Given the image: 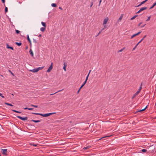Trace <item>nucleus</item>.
<instances>
[{"label": "nucleus", "mask_w": 156, "mask_h": 156, "mask_svg": "<svg viewBox=\"0 0 156 156\" xmlns=\"http://www.w3.org/2000/svg\"><path fill=\"white\" fill-rule=\"evenodd\" d=\"M141 89H142V87L141 86V87H140V88H139V89L138 90V91H137V92L135 93L136 94H137V95H138V94H139V93H140V90H141Z\"/></svg>", "instance_id": "9d476101"}, {"label": "nucleus", "mask_w": 156, "mask_h": 156, "mask_svg": "<svg viewBox=\"0 0 156 156\" xmlns=\"http://www.w3.org/2000/svg\"><path fill=\"white\" fill-rule=\"evenodd\" d=\"M55 113H54V112L50 113L45 114H42L41 113H32V114H34L36 115H39L42 116L43 117H48V116H49Z\"/></svg>", "instance_id": "f257e3e1"}, {"label": "nucleus", "mask_w": 156, "mask_h": 156, "mask_svg": "<svg viewBox=\"0 0 156 156\" xmlns=\"http://www.w3.org/2000/svg\"><path fill=\"white\" fill-rule=\"evenodd\" d=\"M145 24L144 25H142V26H141V27H140L141 28H142L143 27H144V26L145 25Z\"/></svg>", "instance_id": "603ef678"}, {"label": "nucleus", "mask_w": 156, "mask_h": 156, "mask_svg": "<svg viewBox=\"0 0 156 156\" xmlns=\"http://www.w3.org/2000/svg\"><path fill=\"white\" fill-rule=\"evenodd\" d=\"M66 66V67L67 66V64L66 62H64V66Z\"/></svg>", "instance_id": "49530a36"}, {"label": "nucleus", "mask_w": 156, "mask_h": 156, "mask_svg": "<svg viewBox=\"0 0 156 156\" xmlns=\"http://www.w3.org/2000/svg\"><path fill=\"white\" fill-rule=\"evenodd\" d=\"M108 17H106L104 20L103 25H105L107 23L108 21Z\"/></svg>", "instance_id": "20e7f679"}, {"label": "nucleus", "mask_w": 156, "mask_h": 156, "mask_svg": "<svg viewBox=\"0 0 156 156\" xmlns=\"http://www.w3.org/2000/svg\"><path fill=\"white\" fill-rule=\"evenodd\" d=\"M45 27H42L41 28V30L42 31V32H44L45 31Z\"/></svg>", "instance_id": "2eb2a0df"}, {"label": "nucleus", "mask_w": 156, "mask_h": 156, "mask_svg": "<svg viewBox=\"0 0 156 156\" xmlns=\"http://www.w3.org/2000/svg\"><path fill=\"white\" fill-rule=\"evenodd\" d=\"M33 42L35 44H36L37 43V41L36 40L34 39H33Z\"/></svg>", "instance_id": "c85d7f7f"}, {"label": "nucleus", "mask_w": 156, "mask_h": 156, "mask_svg": "<svg viewBox=\"0 0 156 156\" xmlns=\"http://www.w3.org/2000/svg\"><path fill=\"white\" fill-rule=\"evenodd\" d=\"M101 32V31H99V32L98 33V34H97V35L96 36H98Z\"/></svg>", "instance_id": "8fccbe9b"}, {"label": "nucleus", "mask_w": 156, "mask_h": 156, "mask_svg": "<svg viewBox=\"0 0 156 156\" xmlns=\"http://www.w3.org/2000/svg\"><path fill=\"white\" fill-rule=\"evenodd\" d=\"M5 104L6 105H9L11 106H13V105H12L11 104H9V103H7V102H5Z\"/></svg>", "instance_id": "5701e85b"}, {"label": "nucleus", "mask_w": 156, "mask_h": 156, "mask_svg": "<svg viewBox=\"0 0 156 156\" xmlns=\"http://www.w3.org/2000/svg\"><path fill=\"white\" fill-rule=\"evenodd\" d=\"M31 121L35 122H41V121L40 120H36L34 119H32Z\"/></svg>", "instance_id": "4468645a"}, {"label": "nucleus", "mask_w": 156, "mask_h": 156, "mask_svg": "<svg viewBox=\"0 0 156 156\" xmlns=\"http://www.w3.org/2000/svg\"><path fill=\"white\" fill-rule=\"evenodd\" d=\"M147 151V150H146V149H143L142 150V151L144 152H146Z\"/></svg>", "instance_id": "2f4dec72"}, {"label": "nucleus", "mask_w": 156, "mask_h": 156, "mask_svg": "<svg viewBox=\"0 0 156 156\" xmlns=\"http://www.w3.org/2000/svg\"><path fill=\"white\" fill-rule=\"evenodd\" d=\"M141 31H140L137 33L138 35H139V34H140L141 33Z\"/></svg>", "instance_id": "a18cd8bd"}, {"label": "nucleus", "mask_w": 156, "mask_h": 156, "mask_svg": "<svg viewBox=\"0 0 156 156\" xmlns=\"http://www.w3.org/2000/svg\"><path fill=\"white\" fill-rule=\"evenodd\" d=\"M106 137V136H105V137H102L101 138V139H99V140H101V139L103 138H104V137Z\"/></svg>", "instance_id": "e2e57ef3"}, {"label": "nucleus", "mask_w": 156, "mask_h": 156, "mask_svg": "<svg viewBox=\"0 0 156 156\" xmlns=\"http://www.w3.org/2000/svg\"><path fill=\"white\" fill-rule=\"evenodd\" d=\"M33 108H28V110H32L33 109Z\"/></svg>", "instance_id": "58836bf2"}, {"label": "nucleus", "mask_w": 156, "mask_h": 156, "mask_svg": "<svg viewBox=\"0 0 156 156\" xmlns=\"http://www.w3.org/2000/svg\"><path fill=\"white\" fill-rule=\"evenodd\" d=\"M80 89H80H79V90H78V91H77V94H78V93H79V92H80V89Z\"/></svg>", "instance_id": "09e8293b"}, {"label": "nucleus", "mask_w": 156, "mask_h": 156, "mask_svg": "<svg viewBox=\"0 0 156 156\" xmlns=\"http://www.w3.org/2000/svg\"><path fill=\"white\" fill-rule=\"evenodd\" d=\"M139 44H138V43L136 45V46H135V47L133 49V51H134L135 49L137 47V46Z\"/></svg>", "instance_id": "7c9ffc66"}, {"label": "nucleus", "mask_w": 156, "mask_h": 156, "mask_svg": "<svg viewBox=\"0 0 156 156\" xmlns=\"http://www.w3.org/2000/svg\"><path fill=\"white\" fill-rule=\"evenodd\" d=\"M56 5L55 3H52L51 4V6L53 7H56Z\"/></svg>", "instance_id": "a878e982"}, {"label": "nucleus", "mask_w": 156, "mask_h": 156, "mask_svg": "<svg viewBox=\"0 0 156 156\" xmlns=\"http://www.w3.org/2000/svg\"><path fill=\"white\" fill-rule=\"evenodd\" d=\"M66 66H64L63 67V69L65 71H66Z\"/></svg>", "instance_id": "e433bc0d"}, {"label": "nucleus", "mask_w": 156, "mask_h": 156, "mask_svg": "<svg viewBox=\"0 0 156 156\" xmlns=\"http://www.w3.org/2000/svg\"><path fill=\"white\" fill-rule=\"evenodd\" d=\"M30 71L33 72V73H36L38 71V70L37 69V68L36 69H31L30 70Z\"/></svg>", "instance_id": "0eeeda50"}, {"label": "nucleus", "mask_w": 156, "mask_h": 156, "mask_svg": "<svg viewBox=\"0 0 156 156\" xmlns=\"http://www.w3.org/2000/svg\"><path fill=\"white\" fill-rule=\"evenodd\" d=\"M146 37V35H145L144 37L141 39V40L138 43V44H139L140 43L141 41H142L144 39V38Z\"/></svg>", "instance_id": "aec40b11"}, {"label": "nucleus", "mask_w": 156, "mask_h": 156, "mask_svg": "<svg viewBox=\"0 0 156 156\" xmlns=\"http://www.w3.org/2000/svg\"><path fill=\"white\" fill-rule=\"evenodd\" d=\"M142 22H140V23H139V25H138V26H140V25L141 24H142Z\"/></svg>", "instance_id": "5fc2aeb1"}, {"label": "nucleus", "mask_w": 156, "mask_h": 156, "mask_svg": "<svg viewBox=\"0 0 156 156\" xmlns=\"http://www.w3.org/2000/svg\"><path fill=\"white\" fill-rule=\"evenodd\" d=\"M141 12L140 11V10H139L136 13H139L140 12Z\"/></svg>", "instance_id": "37998d69"}, {"label": "nucleus", "mask_w": 156, "mask_h": 156, "mask_svg": "<svg viewBox=\"0 0 156 156\" xmlns=\"http://www.w3.org/2000/svg\"><path fill=\"white\" fill-rule=\"evenodd\" d=\"M16 32L17 34H19L20 32V31L18 30H16Z\"/></svg>", "instance_id": "f704fd0d"}, {"label": "nucleus", "mask_w": 156, "mask_h": 156, "mask_svg": "<svg viewBox=\"0 0 156 156\" xmlns=\"http://www.w3.org/2000/svg\"><path fill=\"white\" fill-rule=\"evenodd\" d=\"M84 85H83V84H82V85H81V86L80 87V88L81 89L84 86Z\"/></svg>", "instance_id": "a19ab883"}, {"label": "nucleus", "mask_w": 156, "mask_h": 156, "mask_svg": "<svg viewBox=\"0 0 156 156\" xmlns=\"http://www.w3.org/2000/svg\"><path fill=\"white\" fill-rule=\"evenodd\" d=\"M147 9V8L146 7H142V8H141L140 9V11L141 12H142V11L144 10H146Z\"/></svg>", "instance_id": "9b49d317"}, {"label": "nucleus", "mask_w": 156, "mask_h": 156, "mask_svg": "<svg viewBox=\"0 0 156 156\" xmlns=\"http://www.w3.org/2000/svg\"><path fill=\"white\" fill-rule=\"evenodd\" d=\"M2 0V2L3 3H5V0Z\"/></svg>", "instance_id": "3c124183"}, {"label": "nucleus", "mask_w": 156, "mask_h": 156, "mask_svg": "<svg viewBox=\"0 0 156 156\" xmlns=\"http://www.w3.org/2000/svg\"><path fill=\"white\" fill-rule=\"evenodd\" d=\"M137 95V94H136L135 93L133 96V97L132 98V99L134 98L136 95Z\"/></svg>", "instance_id": "473e14b6"}, {"label": "nucleus", "mask_w": 156, "mask_h": 156, "mask_svg": "<svg viewBox=\"0 0 156 156\" xmlns=\"http://www.w3.org/2000/svg\"><path fill=\"white\" fill-rule=\"evenodd\" d=\"M59 9H62V8L60 7H59Z\"/></svg>", "instance_id": "69168bd1"}, {"label": "nucleus", "mask_w": 156, "mask_h": 156, "mask_svg": "<svg viewBox=\"0 0 156 156\" xmlns=\"http://www.w3.org/2000/svg\"><path fill=\"white\" fill-rule=\"evenodd\" d=\"M150 17H151L150 16L148 17V18L147 19V20H146V21H149L150 20Z\"/></svg>", "instance_id": "c9c22d12"}, {"label": "nucleus", "mask_w": 156, "mask_h": 156, "mask_svg": "<svg viewBox=\"0 0 156 156\" xmlns=\"http://www.w3.org/2000/svg\"><path fill=\"white\" fill-rule=\"evenodd\" d=\"M29 52L30 53V55H31V56L32 57H33L34 56V54H33V52L31 49H30V50L29 51Z\"/></svg>", "instance_id": "ddd939ff"}, {"label": "nucleus", "mask_w": 156, "mask_h": 156, "mask_svg": "<svg viewBox=\"0 0 156 156\" xmlns=\"http://www.w3.org/2000/svg\"><path fill=\"white\" fill-rule=\"evenodd\" d=\"M126 48L124 47L123 48H122V49L123 50L124 49H125Z\"/></svg>", "instance_id": "bf43d9fd"}, {"label": "nucleus", "mask_w": 156, "mask_h": 156, "mask_svg": "<svg viewBox=\"0 0 156 156\" xmlns=\"http://www.w3.org/2000/svg\"><path fill=\"white\" fill-rule=\"evenodd\" d=\"M123 14H121L120 16V17H119V19L118 20L117 22H119L121 21L122 19V18L123 17Z\"/></svg>", "instance_id": "423d86ee"}, {"label": "nucleus", "mask_w": 156, "mask_h": 156, "mask_svg": "<svg viewBox=\"0 0 156 156\" xmlns=\"http://www.w3.org/2000/svg\"><path fill=\"white\" fill-rule=\"evenodd\" d=\"M27 39L28 41L30 43V46H31V41L29 38V36L28 35H27Z\"/></svg>", "instance_id": "6e6552de"}, {"label": "nucleus", "mask_w": 156, "mask_h": 156, "mask_svg": "<svg viewBox=\"0 0 156 156\" xmlns=\"http://www.w3.org/2000/svg\"><path fill=\"white\" fill-rule=\"evenodd\" d=\"M41 23L43 26L45 27H46V25L45 23L43 22H41Z\"/></svg>", "instance_id": "6ab92c4d"}, {"label": "nucleus", "mask_w": 156, "mask_h": 156, "mask_svg": "<svg viewBox=\"0 0 156 156\" xmlns=\"http://www.w3.org/2000/svg\"><path fill=\"white\" fill-rule=\"evenodd\" d=\"M102 1L101 0H100L99 1V6L101 4V2Z\"/></svg>", "instance_id": "864d4df0"}, {"label": "nucleus", "mask_w": 156, "mask_h": 156, "mask_svg": "<svg viewBox=\"0 0 156 156\" xmlns=\"http://www.w3.org/2000/svg\"><path fill=\"white\" fill-rule=\"evenodd\" d=\"M33 146H35V147L37 146V144H33Z\"/></svg>", "instance_id": "13d9d810"}, {"label": "nucleus", "mask_w": 156, "mask_h": 156, "mask_svg": "<svg viewBox=\"0 0 156 156\" xmlns=\"http://www.w3.org/2000/svg\"><path fill=\"white\" fill-rule=\"evenodd\" d=\"M156 5V2L154 3V4L152 5V6L150 8V9H152Z\"/></svg>", "instance_id": "a211bd4d"}, {"label": "nucleus", "mask_w": 156, "mask_h": 156, "mask_svg": "<svg viewBox=\"0 0 156 156\" xmlns=\"http://www.w3.org/2000/svg\"><path fill=\"white\" fill-rule=\"evenodd\" d=\"M88 77H89V76L88 75H87V77H86V80L87 81V79H88Z\"/></svg>", "instance_id": "79ce46f5"}, {"label": "nucleus", "mask_w": 156, "mask_h": 156, "mask_svg": "<svg viewBox=\"0 0 156 156\" xmlns=\"http://www.w3.org/2000/svg\"><path fill=\"white\" fill-rule=\"evenodd\" d=\"M16 117L17 118L20 119L21 120H23V121L27 120L28 119L27 117H25L23 118V117H22L20 116H17Z\"/></svg>", "instance_id": "7ed1b4c3"}, {"label": "nucleus", "mask_w": 156, "mask_h": 156, "mask_svg": "<svg viewBox=\"0 0 156 156\" xmlns=\"http://www.w3.org/2000/svg\"><path fill=\"white\" fill-rule=\"evenodd\" d=\"M53 63L52 62L51 64V65L48 68V69L47 71V72L49 73L50 72L53 68Z\"/></svg>", "instance_id": "f03ea898"}, {"label": "nucleus", "mask_w": 156, "mask_h": 156, "mask_svg": "<svg viewBox=\"0 0 156 156\" xmlns=\"http://www.w3.org/2000/svg\"><path fill=\"white\" fill-rule=\"evenodd\" d=\"M123 50H122V49H121V50H120L119 51H118V53H119V52H122L123 51Z\"/></svg>", "instance_id": "4c0bfd02"}, {"label": "nucleus", "mask_w": 156, "mask_h": 156, "mask_svg": "<svg viewBox=\"0 0 156 156\" xmlns=\"http://www.w3.org/2000/svg\"><path fill=\"white\" fill-rule=\"evenodd\" d=\"M91 71V70H90L89 72V73H88V75H88V76H89V74H90V72Z\"/></svg>", "instance_id": "4d7b16f0"}, {"label": "nucleus", "mask_w": 156, "mask_h": 156, "mask_svg": "<svg viewBox=\"0 0 156 156\" xmlns=\"http://www.w3.org/2000/svg\"><path fill=\"white\" fill-rule=\"evenodd\" d=\"M1 96L2 98H4V96H3L2 95Z\"/></svg>", "instance_id": "052dcab7"}, {"label": "nucleus", "mask_w": 156, "mask_h": 156, "mask_svg": "<svg viewBox=\"0 0 156 156\" xmlns=\"http://www.w3.org/2000/svg\"><path fill=\"white\" fill-rule=\"evenodd\" d=\"M12 111L14 112H16L19 113H21V112H20L18 111H16L15 110H12Z\"/></svg>", "instance_id": "412c9836"}, {"label": "nucleus", "mask_w": 156, "mask_h": 156, "mask_svg": "<svg viewBox=\"0 0 156 156\" xmlns=\"http://www.w3.org/2000/svg\"><path fill=\"white\" fill-rule=\"evenodd\" d=\"M5 13L8 12V8L7 7H5Z\"/></svg>", "instance_id": "c756f323"}, {"label": "nucleus", "mask_w": 156, "mask_h": 156, "mask_svg": "<svg viewBox=\"0 0 156 156\" xmlns=\"http://www.w3.org/2000/svg\"><path fill=\"white\" fill-rule=\"evenodd\" d=\"M11 73L13 76H14V74L11 72Z\"/></svg>", "instance_id": "680f3d73"}, {"label": "nucleus", "mask_w": 156, "mask_h": 156, "mask_svg": "<svg viewBox=\"0 0 156 156\" xmlns=\"http://www.w3.org/2000/svg\"><path fill=\"white\" fill-rule=\"evenodd\" d=\"M106 26L105 25L104 26V28H103L102 29V30H104V29H105V28H106Z\"/></svg>", "instance_id": "ea45409f"}, {"label": "nucleus", "mask_w": 156, "mask_h": 156, "mask_svg": "<svg viewBox=\"0 0 156 156\" xmlns=\"http://www.w3.org/2000/svg\"><path fill=\"white\" fill-rule=\"evenodd\" d=\"M6 47L8 48H10L12 50H13V48L12 47L9 46L8 44H6Z\"/></svg>", "instance_id": "f8f14e48"}, {"label": "nucleus", "mask_w": 156, "mask_h": 156, "mask_svg": "<svg viewBox=\"0 0 156 156\" xmlns=\"http://www.w3.org/2000/svg\"><path fill=\"white\" fill-rule=\"evenodd\" d=\"M44 67H39L38 68H37V69L38 70V71L39 70L42 69Z\"/></svg>", "instance_id": "b1692460"}, {"label": "nucleus", "mask_w": 156, "mask_h": 156, "mask_svg": "<svg viewBox=\"0 0 156 156\" xmlns=\"http://www.w3.org/2000/svg\"><path fill=\"white\" fill-rule=\"evenodd\" d=\"M137 15H135L133 17H132V18H131L130 19V20H133V19H135L136 17L137 16Z\"/></svg>", "instance_id": "4be33fe9"}, {"label": "nucleus", "mask_w": 156, "mask_h": 156, "mask_svg": "<svg viewBox=\"0 0 156 156\" xmlns=\"http://www.w3.org/2000/svg\"><path fill=\"white\" fill-rule=\"evenodd\" d=\"M28 108H29L26 107V108H24V109L26 110V109H28Z\"/></svg>", "instance_id": "6e6d98bb"}, {"label": "nucleus", "mask_w": 156, "mask_h": 156, "mask_svg": "<svg viewBox=\"0 0 156 156\" xmlns=\"http://www.w3.org/2000/svg\"><path fill=\"white\" fill-rule=\"evenodd\" d=\"M62 90H58V91H57V92H56L55 93H53V94H51L50 95H53L54 94H55L56 93H57V92H59L61 91Z\"/></svg>", "instance_id": "bb28decb"}, {"label": "nucleus", "mask_w": 156, "mask_h": 156, "mask_svg": "<svg viewBox=\"0 0 156 156\" xmlns=\"http://www.w3.org/2000/svg\"><path fill=\"white\" fill-rule=\"evenodd\" d=\"M147 106L146 107H145L143 109H141V110H140V111H139L138 112H142V111H144L147 108Z\"/></svg>", "instance_id": "f3484780"}, {"label": "nucleus", "mask_w": 156, "mask_h": 156, "mask_svg": "<svg viewBox=\"0 0 156 156\" xmlns=\"http://www.w3.org/2000/svg\"><path fill=\"white\" fill-rule=\"evenodd\" d=\"M136 36L135 34L133 35H132L131 36V39H132L134 37Z\"/></svg>", "instance_id": "72a5a7b5"}, {"label": "nucleus", "mask_w": 156, "mask_h": 156, "mask_svg": "<svg viewBox=\"0 0 156 156\" xmlns=\"http://www.w3.org/2000/svg\"><path fill=\"white\" fill-rule=\"evenodd\" d=\"M148 0H145L144 1H143L141 2L140 4L139 5H138L136 6L137 7H139L140 6H141L142 4L145 3Z\"/></svg>", "instance_id": "1a4fd4ad"}, {"label": "nucleus", "mask_w": 156, "mask_h": 156, "mask_svg": "<svg viewBox=\"0 0 156 156\" xmlns=\"http://www.w3.org/2000/svg\"><path fill=\"white\" fill-rule=\"evenodd\" d=\"M39 36L41 37V34H40L39 35Z\"/></svg>", "instance_id": "338daca9"}, {"label": "nucleus", "mask_w": 156, "mask_h": 156, "mask_svg": "<svg viewBox=\"0 0 156 156\" xmlns=\"http://www.w3.org/2000/svg\"><path fill=\"white\" fill-rule=\"evenodd\" d=\"M30 106H31L34 107H35V108H37L38 107V105H32V104Z\"/></svg>", "instance_id": "cd10ccee"}, {"label": "nucleus", "mask_w": 156, "mask_h": 156, "mask_svg": "<svg viewBox=\"0 0 156 156\" xmlns=\"http://www.w3.org/2000/svg\"><path fill=\"white\" fill-rule=\"evenodd\" d=\"M2 95V94L0 93V96Z\"/></svg>", "instance_id": "774afa93"}, {"label": "nucleus", "mask_w": 156, "mask_h": 156, "mask_svg": "<svg viewBox=\"0 0 156 156\" xmlns=\"http://www.w3.org/2000/svg\"><path fill=\"white\" fill-rule=\"evenodd\" d=\"M15 44L19 46H20L21 45L22 43L21 42H16L15 43Z\"/></svg>", "instance_id": "dca6fc26"}, {"label": "nucleus", "mask_w": 156, "mask_h": 156, "mask_svg": "<svg viewBox=\"0 0 156 156\" xmlns=\"http://www.w3.org/2000/svg\"><path fill=\"white\" fill-rule=\"evenodd\" d=\"M92 5H93V2H91V5H90V7H91L92 6Z\"/></svg>", "instance_id": "de8ad7c7"}, {"label": "nucleus", "mask_w": 156, "mask_h": 156, "mask_svg": "<svg viewBox=\"0 0 156 156\" xmlns=\"http://www.w3.org/2000/svg\"><path fill=\"white\" fill-rule=\"evenodd\" d=\"M87 81L86 80H85V81L83 83V84L85 85V84H86V82H87Z\"/></svg>", "instance_id": "c03bdc74"}, {"label": "nucleus", "mask_w": 156, "mask_h": 156, "mask_svg": "<svg viewBox=\"0 0 156 156\" xmlns=\"http://www.w3.org/2000/svg\"><path fill=\"white\" fill-rule=\"evenodd\" d=\"M2 150L3 151L2 154L6 155L7 154V149H2Z\"/></svg>", "instance_id": "39448f33"}, {"label": "nucleus", "mask_w": 156, "mask_h": 156, "mask_svg": "<svg viewBox=\"0 0 156 156\" xmlns=\"http://www.w3.org/2000/svg\"><path fill=\"white\" fill-rule=\"evenodd\" d=\"M90 147V146H87V147H84V148H83V149L84 150H86L87 149L89 148Z\"/></svg>", "instance_id": "393cba45"}, {"label": "nucleus", "mask_w": 156, "mask_h": 156, "mask_svg": "<svg viewBox=\"0 0 156 156\" xmlns=\"http://www.w3.org/2000/svg\"><path fill=\"white\" fill-rule=\"evenodd\" d=\"M135 34V35H136V36H137V35H138V34H137V33Z\"/></svg>", "instance_id": "0e129e2a"}]
</instances>
